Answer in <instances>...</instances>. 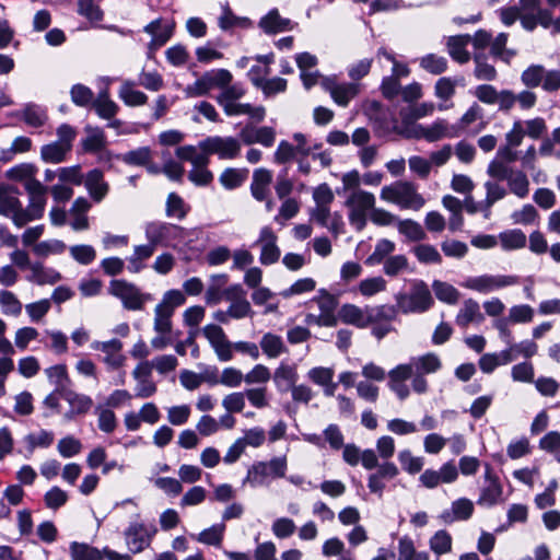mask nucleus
Wrapping results in <instances>:
<instances>
[{"label": "nucleus", "mask_w": 560, "mask_h": 560, "mask_svg": "<svg viewBox=\"0 0 560 560\" xmlns=\"http://www.w3.org/2000/svg\"><path fill=\"white\" fill-rule=\"evenodd\" d=\"M287 468L284 456L273 457L267 462H255L247 469L244 483L248 482L253 488L268 486L272 479L285 477Z\"/></svg>", "instance_id": "1"}, {"label": "nucleus", "mask_w": 560, "mask_h": 560, "mask_svg": "<svg viewBox=\"0 0 560 560\" xmlns=\"http://www.w3.org/2000/svg\"><path fill=\"white\" fill-rule=\"evenodd\" d=\"M381 198L385 201L398 205L402 209L420 210L425 199L417 191L416 186L410 182H397L384 186L381 190Z\"/></svg>", "instance_id": "2"}, {"label": "nucleus", "mask_w": 560, "mask_h": 560, "mask_svg": "<svg viewBox=\"0 0 560 560\" xmlns=\"http://www.w3.org/2000/svg\"><path fill=\"white\" fill-rule=\"evenodd\" d=\"M108 294L118 299L127 311H142L152 300L150 293L142 292L135 283L125 279H114L108 284Z\"/></svg>", "instance_id": "3"}, {"label": "nucleus", "mask_w": 560, "mask_h": 560, "mask_svg": "<svg viewBox=\"0 0 560 560\" xmlns=\"http://www.w3.org/2000/svg\"><path fill=\"white\" fill-rule=\"evenodd\" d=\"M433 304L431 292L425 282L417 280L413 282L409 293L396 295V305L404 314L423 313Z\"/></svg>", "instance_id": "4"}, {"label": "nucleus", "mask_w": 560, "mask_h": 560, "mask_svg": "<svg viewBox=\"0 0 560 560\" xmlns=\"http://www.w3.org/2000/svg\"><path fill=\"white\" fill-rule=\"evenodd\" d=\"M145 237L155 248L156 246H174L176 243L184 241L186 237L185 228L164 222L152 221L145 224Z\"/></svg>", "instance_id": "5"}, {"label": "nucleus", "mask_w": 560, "mask_h": 560, "mask_svg": "<svg viewBox=\"0 0 560 560\" xmlns=\"http://www.w3.org/2000/svg\"><path fill=\"white\" fill-rule=\"evenodd\" d=\"M346 207L349 209V221L358 231H362L366 225L368 214L374 208L375 197L372 192L357 189L353 190L346 200Z\"/></svg>", "instance_id": "6"}, {"label": "nucleus", "mask_w": 560, "mask_h": 560, "mask_svg": "<svg viewBox=\"0 0 560 560\" xmlns=\"http://www.w3.org/2000/svg\"><path fill=\"white\" fill-rule=\"evenodd\" d=\"M25 190L30 196V203L26 209L22 207V212L16 217V228H23L44 215L47 188L39 180H31L25 185Z\"/></svg>", "instance_id": "7"}, {"label": "nucleus", "mask_w": 560, "mask_h": 560, "mask_svg": "<svg viewBox=\"0 0 560 560\" xmlns=\"http://www.w3.org/2000/svg\"><path fill=\"white\" fill-rule=\"evenodd\" d=\"M156 533L158 528L153 523L135 521L125 529L124 537L128 549L132 553H139L151 545Z\"/></svg>", "instance_id": "8"}, {"label": "nucleus", "mask_w": 560, "mask_h": 560, "mask_svg": "<svg viewBox=\"0 0 560 560\" xmlns=\"http://www.w3.org/2000/svg\"><path fill=\"white\" fill-rule=\"evenodd\" d=\"M208 154H217L220 160H233L241 153V141L234 137H208L199 143Z\"/></svg>", "instance_id": "9"}, {"label": "nucleus", "mask_w": 560, "mask_h": 560, "mask_svg": "<svg viewBox=\"0 0 560 560\" xmlns=\"http://www.w3.org/2000/svg\"><path fill=\"white\" fill-rule=\"evenodd\" d=\"M518 281V277L512 275H482L467 278L463 285L479 293H489L505 287L515 285Z\"/></svg>", "instance_id": "10"}, {"label": "nucleus", "mask_w": 560, "mask_h": 560, "mask_svg": "<svg viewBox=\"0 0 560 560\" xmlns=\"http://www.w3.org/2000/svg\"><path fill=\"white\" fill-rule=\"evenodd\" d=\"M493 176L495 180H505L510 192L523 199L529 194V179L527 175L516 168H503L502 166H492Z\"/></svg>", "instance_id": "11"}, {"label": "nucleus", "mask_w": 560, "mask_h": 560, "mask_svg": "<svg viewBox=\"0 0 560 560\" xmlns=\"http://www.w3.org/2000/svg\"><path fill=\"white\" fill-rule=\"evenodd\" d=\"M202 332L221 362L233 359V342H231L221 326L210 324L203 327Z\"/></svg>", "instance_id": "12"}, {"label": "nucleus", "mask_w": 560, "mask_h": 560, "mask_svg": "<svg viewBox=\"0 0 560 560\" xmlns=\"http://www.w3.org/2000/svg\"><path fill=\"white\" fill-rule=\"evenodd\" d=\"M202 332L221 362L233 359V342H231L221 326L210 324L203 327Z\"/></svg>", "instance_id": "13"}, {"label": "nucleus", "mask_w": 560, "mask_h": 560, "mask_svg": "<svg viewBox=\"0 0 560 560\" xmlns=\"http://www.w3.org/2000/svg\"><path fill=\"white\" fill-rule=\"evenodd\" d=\"M503 487L497 476L493 475L492 468L487 465L485 471V481L480 489V495L477 504L480 506H493L502 501Z\"/></svg>", "instance_id": "14"}, {"label": "nucleus", "mask_w": 560, "mask_h": 560, "mask_svg": "<svg viewBox=\"0 0 560 560\" xmlns=\"http://www.w3.org/2000/svg\"><path fill=\"white\" fill-rule=\"evenodd\" d=\"M277 240L278 237L270 226H264L260 230L259 237L254 243V246L260 247V264L269 266L279 260L281 252Z\"/></svg>", "instance_id": "15"}, {"label": "nucleus", "mask_w": 560, "mask_h": 560, "mask_svg": "<svg viewBox=\"0 0 560 560\" xmlns=\"http://www.w3.org/2000/svg\"><path fill=\"white\" fill-rule=\"evenodd\" d=\"M320 85L329 92L331 98L339 106L346 107L350 101L358 94L359 89L355 83H338L335 78H323Z\"/></svg>", "instance_id": "16"}, {"label": "nucleus", "mask_w": 560, "mask_h": 560, "mask_svg": "<svg viewBox=\"0 0 560 560\" xmlns=\"http://www.w3.org/2000/svg\"><path fill=\"white\" fill-rule=\"evenodd\" d=\"M20 191L15 186L0 184V214L10 218L16 226V217L22 212V202L19 200Z\"/></svg>", "instance_id": "17"}, {"label": "nucleus", "mask_w": 560, "mask_h": 560, "mask_svg": "<svg viewBox=\"0 0 560 560\" xmlns=\"http://www.w3.org/2000/svg\"><path fill=\"white\" fill-rule=\"evenodd\" d=\"M240 139L245 144L259 143L264 147H271L276 140V131L272 127H256L254 124H246L240 131Z\"/></svg>", "instance_id": "18"}, {"label": "nucleus", "mask_w": 560, "mask_h": 560, "mask_svg": "<svg viewBox=\"0 0 560 560\" xmlns=\"http://www.w3.org/2000/svg\"><path fill=\"white\" fill-rule=\"evenodd\" d=\"M60 397L69 404V410L65 413L67 420H72L77 416L85 415L93 406V400L90 396L79 394L74 390H63Z\"/></svg>", "instance_id": "19"}, {"label": "nucleus", "mask_w": 560, "mask_h": 560, "mask_svg": "<svg viewBox=\"0 0 560 560\" xmlns=\"http://www.w3.org/2000/svg\"><path fill=\"white\" fill-rule=\"evenodd\" d=\"M83 179L89 195L95 202H101L108 194L109 186L105 182L101 170L94 168L90 171Z\"/></svg>", "instance_id": "20"}, {"label": "nucleus", "mask_w": 560, "mask_h": 560, "mask_svg": "<svg viewBox=\"0 0 560 560\" xmlns=\"http://www.w3.org/2000/svg\"><path fill=\"white\" fill-rule=\"evenodd\" d=\"M474 513V503L466 498H460L452 503L450 510H444L440 518L446 523L452 524L456 521H467Z\"/></svg>", "instance_id": "21"}, {"label": "nucleus", "mask_w": 560, "mask_h": 560, "mask_svg": "<svg viewBox=\"0 0 560 560\" xmlns=\"http://www.w3.org/2000/svg\"><path fill=\"white\" fill-rule=\"evenodd\" d=\"M271 182L272 173L269 170L260 167L254 171L250 192L257 201L267 200L270 194L269 186Z\"/></svg>", "instance_id": "22"}, {"label": "nucleus", "mask_w": 560, "mask_h": 560, "mask_svg": "<svg viewBox=\"0 0 560 560\" xmlns=\"http://www.w3.org/2000/svg\"><path fill=\"white\" fill-rule=\"evenodd\" d=\"M92 348L94 350L106 353L104 362L112 368H119L125 361L124 355L119 354L120 350L122 349V343L118 339H112L108 341H95L92 343Z\"/></svg>", "instance_id": "23"}, {"label": "nucleus", "mask_w": 560, "mask_h": 560, "mask_svg": "<svg viewBox=\"0 0 560 560\" xmlns=\"http://www.w3.org/2000/svg\"><path fill=\"white\" fill-rule=\"evenodd\" d=\"M18 116L32 128H40L48 120L47 108L35 103L25 104Z\"/></svg>", "instance_id": "24"}, {"label": "nucleus", "mask_w": 560, "mask_h": 560, "mask_svg": "<svg viewBox=\"0 0 560 560\" xmlns=\"http://www.w3.org/2000/svg\"><path fill=\"white\" fill-rule=\"evenodd\" d=\"M275 385L280 393H287L296 383L299 374L295 365L280 363L272 375Z\"/></svg>", "instance_id": "25"}, {"label": "nucleus", "mask_w": 560, "mask_h": 560, "mask_svg": "<svg viewBox=\"0 0 560 560\" xmlns=\"http://www.w3.org/2000/svg\"><path fill=\"white\" fill-rule=\"evenodd\" d=\"M259 27L267 34H277L292 28V22L282 18L277 9L270 10L259 21Z\"/></svg>", "instance_id": "26"}, {"label": "nucleus", "mask_w": 560, "mask_h": 560, "mask_svg": "<svg viewBox=\"0 0 560 560\" xmlns=\"http://www.w3.org/2000/svg\"><path fill=\"white\" fill-rule=\"evenodd\" d=\"M339 319L359 328L368 326V306L361 308L354 304H343L338 312Z\"/></svg>", "instance_id": "27"}, {"label": "nucleus", "mask_w": 560, "mask_h": 560, "mask_svg": "<svg viewBox=\"0 0 560 560\" xmlns=\"http://www.w3.org/2000/svg\"><path fill=\"white\" fill-rule=\"evenodd\" d=\"M470 39L471 37L469 35H456L447 38L446 48L453 60L462 65L470 60V55L466 50V46Z\"/></svg>", "instance_id": "28"}, {"label": "nucleus", "mask_w": 560, "mask_h": 560, "mask_svg": "<svg viewBox=\"0 0 560 560\" xmlns=\"http://www.w3.org/2000/svg\"><path fill=\"white\" fill-rule=\"evenodd\" d=\"M483 319L485 317L480 312L478 302L472 299H468L464 301L463 307L457 313L455 322L459 327L466 328L470 323H481Z\"/></svg>", "instance_id": "29"}, {"label": "nucleus", "mask_w": 560, "mask_h": 560, "mask_svg": "<svg viewBox=\"0 0 560 560\" xmlns=\"http://www.w3.org/2000/svg\"><path fill=\"white\" fill-rule=\"evenodd\" d=\"M155 247L148 242L144 245H137L133 253L127 258L128 270L132 273L140 272L145 267V261L153 256Z\"/></svg>", "instance_id": "30"}, {"label": "nucleus", "mask_w": 560, "mask_h": 560, "mask_svg": "<svg viewBox=\"0 0 560 560\" xmlns=\"http://www.w3.org/2000/svg\"><path fill=\"white\" fill-rule=\"evenodd\" d=\"M31 276L27 277V280L31 282H35L39 285L43 284H55L61 280V275L51 268H45L42 262H33L30 265Z\"/></svg>", "instance_id": "31"}, {"label": "nucleus", "mask_w": 560, "mask_h": 560, "mask_svg": "<svg viewBox=\"0 0 560 560\" xmlns=\"http://www.w3.org/2000/svg\"><path fill=\"white\" fill-rule=\"evenodd\" d=\"M397 305L368 306V326L371 324H389L398 313Z\"/></svg>", "instance_id": "32"}, {"label": "nucleus", "mask_w": 560, "mask_h": 560, "mask_svg": "<svg viewBox=\"0 0 560 560\" xmlns=\"http://www.w3.org/2000/svg\"><path fill=\"white\" fill-rule=\"evenodd\" d=\"M410 362L413 365L415 373L421 375L433 374L441 370L442 368V362L440 358L432 352L425 353L420 357L411 358Z\"/></svg>", "instance_id": "33"}, {"label": "nucleus", "mask_w": 560, "mask_h": 560, "mask_svg": "<svg viewBox=\"0 0 560 560\" xmlns=\"http://www.w3.org/2000/svg\"><path fill=\"white\" fill-rule=\"evenodd\" d=\"M259 347L261 348L264 354H266L269 359H276L288 352V348L285 347L282 338L272 332H266L261 337Z\"/></svg>", "instance_id": "34"}, {"label": "nucleus", "mask_w": 560, "mask_h": 560, "mask_svg": "<svg viewBox=\"0 0 560 560\" xmlns=\"http://www.w3.org/2000/svg\"><path fill=\"white\" fill-rule=\"evenodd\" d=\"M472 60L475 63L474 75L477 80L494 81L497 79V69L488 62V56L485 52H475Z\"/></svg>", "instance_id": "35"}, {"label": "nucleus", "mask_w": 560, "mask_h": 560, "mask_svg": "<svg viewBox=\"0 0 560 560\" xmlns=\"http://www.w3.org/2000/svg\"><path fill=\"white\" fill-rule=\"evenodd\" d=\"M406 126L402 129H399L395 122L392 124V126H386V128H378L376 130L378 136H385L392 131L397 132L401 135L402 137L407 139H424L425 135V126L420 124H411L408 125L407 122H404Z\"/></svg>", "instance_id": "36"}, {"label": "nucleus", "mask_w": 560, "mask_h": 560, "mask_svg": "<svg viewBox=\"0 0 560 560\" xmlns=\"http://www.w3.org/2000/svg\"><path fill=\"white\" fill-rule=\"evenodd\" d=\"M229 276L225 273L214 275L211 277V284L208 287L205 295V300L209 305H217L222 300H224L223 295V287L228 283Z\"/></svg>", "instance_id": "37"}, {"label": "nucleus", "mask_w": 560, "mask_h": 560, "mask_svg": "<svg viewBox=\"0 0 560 560\" xmlns=\"http://www.w3.org/2000/svg\"><path fill=\"white\" fill-rule=\"evenodd\" d=\"M395 249L396 245L394 242L387 238H382L375 244V248L373 253L365 259V264L368 266L384 264L385 260L392 256Z\"/></svg>", "instance_id": "38"}, {"label": "nucleus", "mask_w": 560, "mask_h": 560, "mask_svg": "<svg viewBox=\"0 0 560 560\" xmlns=\"http://www.w3.org/2000/svg\"><path fill=\"white\" fill-rule=\"evenodd\" d=\"M412 254L420 264L423 265H441L443 259L440 252L431 244H419L412 247Z\"/></svg>", "instance_id": "39"}, {"label": "nucleus", "mask_w": 560, "mask_h": 560, "mask_svg": "<svg viewBox=\"0 0 560 560\" xmlns=\"http://www.w3.org/2000/svg\"><path fill=\"white\" fill-rule=\"evenodd\" d=\"M136 83L132 81H125L119 89V97L128 106H140L148 102V96L138 90H135Z\"/></svg>", "instance_id": "40"}, {"label": "nucleus", "mask_w": 560, "mask_h": 560, "mask_svg": "<svg viewBox=\"0 0 560 560\" xmlns=\"http://www.w3.org/2000/svg\"><path fill=\"white\" fill-rule=\"evenodd\" d=\"M248 175L247 168H225L219 177L221 185L229 190L241 187Z\"/></svg>", "instance_id": "41"}, {"label": "nucleus", "mask_w": 560, "mask_h": 560, "mask_svg": "<svg viewBox=\"0 0 560 560\" xmlns=\"http://www.w3.org/2000/svg\"><path fill=\"white\" fill-rule=\"evenodd\" d=\"M118 159L127 165L144 166L152 161L153 154L149 147H140L120 154Z\"/></svg>", "instance_id": "42"}, {"label": "nucleus", "mask_w": 560, "mask_h": 560, "mask_svg": "<svg viewBox=\"0 0 560 560\" xmlns=\"http://www.w3.org/2000/svg\"><path fill=\"white\" fill-rule=\"evenodd\" d=\"M69 152L65 145L54 141L40 148V158L46 163L58 164L66 161Z\"/></svg>", "instance_id": "43"}, {"label": "nucleus", "mask_w": 560, "mask_h": 560, "mask_svg": "<svg viewBox=\"0 0 560 560\" xmlns=\"http://www.w3.org/2000/svg\"><path fill=\"white\" fill-rule=\"evenodd\" d=\"M189 211L190 206L176 192L168 194L165 208L166 217L184 220Z\"/></svg>", "instance_id": "44"}, {"label": "nucleus", "mask_w": 560, "mask_h": 560, "mask_svg": "<svg viewBox=\"0 0 560 560\" xmlns=\"http://www.w3.org/2000/svg\"><path fill=\"white\" fill-rule=\"evenodd\" d=\"M397 230L411 242H420L427 238L425 231L421 224L411 219L397 220Z\"/></svg>", "instance_id": "45"}, {"label": "nucleus", "mask_w": 560, "mask_h": 560, "mask_svg": "<svg viewBox=\"0 0 560 560\" xmlns=\"http://www.w3.org/2000/svg\"><path fill=\"white\" fill-rule=\"evenodd\" d=\"M447 59L436 54H427L419 58L420 68L433 75L444 73L447 70Z\"/></svg>", "instance_id": "46"}, {"label": "nucleus", "mask_w": 560, "mask_h": 560, "mask_svg": "<svg viewBox=\"0 0 560 560\" xmlns=\"http://www.w3.org/2000/svg\"><path fill=\"white\" fill-rule=\"evenodd\" d=\"M432 290L438 300L451 305L456 304L460 296L459 291L454 285L441 280L432 282Z\"/></svg>", "instance_id": "47"}, {"label": "nucleus", "mask_w": 560, "mask_h": 560, "mask_svg": "<svg viewBox=\"0 0 560 560\" xmlns=\"http://www.w3.org/2000/svg\"><path fill=\"white\" fill-rule=\"evenodd\" d=\"M88 136L82 140V147L85 152H98L105 148L106 138L104 131L98 127H86Z\"/></svg>", "instance_id": "48"}, {"label": "nucleus", "mask_w": 560, "mask_h": 560, "mask_svg": "<svg viewBox=\"0 0 560 560\" xmlns=\"http://www.w3.org/2000/svg\"><path fill=\"white\" fill-rule=\"evenodd\" d=\"M455 133L445 119H436L430 126H425L424 140L435 142L444 138H453Z\"/></svg>", "instance_id": "49"}, {"label": "nucleus", "mask_w": 560, "mask_h": 560, "mask_svg": "<svg viewBox=\"0 0 560 560\" xmlns=\"http://www.w3.org/2000/svg\"><path fill=\"white\" fill-rule=\"evenodd\" d=\"M518 159L517 151L514 150L511 145H502L498 149L495 159L492 160L487 168L488 175L493 176L492 166H502L503 168H512L509 166L510 163L515 162Z\"/></svg>", "instance_id": "50"}, {"label": "nucleus", "mask_w": 560, "mask_h": 560, "mask_svg": "<svg viewBox=\"0 0 560 560\" xmlns=\"http://www.w3.org/2000/svg\"><path fill=\"white\" fill-rule=\"evenodd\" d=\"M45 373L51 384L56 386V392L61 395L63 390H68L70 384L67 368L63 364H57L45 370Z\"/></svg>", "instance_id": "51"}, {"label": "nucleus", "mask_w": 560, "mask_h": 560, "mask_svg": "<svg viewBox=\"0 0 560 560\" xmlns=\"http://www.w3.org/2000/svg\"><path fill=\"white\" fill-rule=\"evenodd\" d=\"M246 94V89L241 82L230 83L217 95V103L223 108L233 102L241 100Z\"/></svg>", "instance_id": "52"}, {"label": "nucleus", "mask_w": 560, "mask_h": 560, "mask_svg": "<svg viewBox=\"0 0 560 560\" xmlns=\"http://www.w3.org/2000/svg\"><path fill=\"white\" fill-rule=\"evenodd\" d=\"M221 9L222 13L218 19V24L222 31H229L236 26L244 27L249 23V19L236 16L228 2L222 4Z\"/></svg>", "instance_id": "53"}, {"label": "nucleus", "mask_w": 560, "mask_h": 560, "mask_svg": "<svg viewBox=\"0 0 560 560\" xmlns=\"http://www.w3.org/2000/svg\"><path fill=\"white\" fill-rule=\"evenodd\" d=\"M36 172L37 167L34 164L22 163L8 170L5 175L12 180H23L25 186L31 180H37L35 178Z\"/></svg>", "instance_id": "54"}, {"label": "nucleus", "mask_w": 560, "mask_h": 560, "mask_svg": "<svg viewBox=\"0 0 560 560\" xmlns=\"http://www.w3.org/2000/svg\"><path fill=\"white\" fill-rule=\"evenodd\" d=\"M546 69L541 65H530L521 74V81L527 89H535L542 85Z\"/></svg>", "instance_id": "55"}, {"label": "nucleus", "mask_w": 560, "mask_h": 560, "mask_svg": "<svg viewBox=\"0 0 560 560\" xmlns=\"http://www.w3.org/2000/svg\"><path fill=\"white\" fill-rule=\"evenodd\" d=\"M70 553L72 560H102L101 551L88 544L72 542Z\"/></svg>", "instance_id": "56"}, {"label": "nucleus", "mask_w": 560, "mask_h": 560, "mask_svg": "<svg viewBox=\"0 0 560 560\" xmlns=\"http://www.w3.org/2000/svg\"><path fill=\"white\" fill-rule=\"evenodd\" d=\"M429 545L436 556L448 553L452 550V536L446 530L440 529L430 538Z\"/></svg>", "instance_id": "57"}, {"label": "nucleus", "mask_w": 560, "mask_h": 560, "mask_svg": "<svg viewBox=\"0 0 560 560\" xmlns=\"http://www.w3.org/2000/svg\"><path fill=\"white\" fill-rule=\"evenodd\" d=\"M499 238L502 247L508 250L523 248L526 245V235L518 229L502 232Z\"/></svg>", "instance_id": "58"}, {"label": "nucleus", "mask_w": 560, "mask_h": 560, "mask_svg": "<svg viewBox=\"0 0 560 560\" xmlns=\"http://www.w3.org/2000/svg\"><path fill=\"white\" fill-rule=\"evenodd\" d=\"M0 304L4 315L19 316L22 312V303L11 291H0Z\"/></svg>", "instance_id": "59"}, {"label": "nucleus", "mask_w": 560, "mask_h": 560, "mask_svg": "<svg viewBox=\"0 0 560 560\" xmlns=\"http://www.w3.org/2000/svg\"><path fill=\"white\" fill-rule=\"evenodd\" d=\"M174 313L156 305L154 310V330L160 335H168L172 330V316Z\"/></svg>", "instance_id": "60"}, {"label": "nucleus", "mask_w": 560, "mask_h": 560, "mask_svg": "<svg viewBox=\"0 0 560 560\" xmlns=\"http://www.w3.org/2000/svg\"><path fill=\"white\" fill-rule=\"evenodd\" d=\"M28 452L32 454L35 448H47L54 442V433L47 430H40L38 433H31L25 436Z\"/></svg>", "instance_id": "61"}, {"label": "nucleus", "mask_w": 560, "mask_h": 560, "mask_svg": "<svg viewBox=\"0 0 560 560\" xmlns=\"http://www.w3.org/2000/svg\"><path fill=\"white\" fill-rule=\"evenodd\" d=\"M71 101L80 107L92 106L94 93L93 91L83 84H74L70 90Z\"/></svg>", "instance_id": "62"}, {"label": "nucleus", "mask_w": 560, "mask_h": 560, "mask_svg": "<svg viewBox=\"0 0 560 560\" xmlns=\"http://www.w3.org/2000/svg\"><path fill=\"white\" fill-rule=\"evenodd\" d=\"M408 268V258L405 255H392L383 264V271L388 277H396Z\"/></svg>", "instance_id": "63"}, {"label": "nucleus", "mask_w": 560, "mask_h": 560, "mask_svg": "<svg viewBox=\"0 0 560 560\" xmlns=\"http://www.w3.org/2000/svg\"><path fill=\"white\" fill-rule=\"evenodd\" d=\"M455 92L456 82L450 77H442L434 84V95L444 102L450 101Z\"/></svg>", "instance_id": "64"}]
</instances>
